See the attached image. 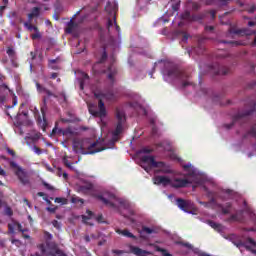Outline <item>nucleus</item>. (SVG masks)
<instances>
[{"mask_svg": "<svg viewBox=\"0 0 256 256\" xmlns=\"http://www.w3.org/2000/svg\"><path fill=\"white\" fill-rule=\"evenodd\" d=\"M94 97L98 99L99 110H96L93 106H89V113H91L93 117H100V119L107 117V108H105V102H103V99L106 101H116L117 96H115V94L111 91H97L94 92Z\"/></svg>", "mask_w": 256, "mask_h": 256, "instance_id": "1", "label": "nucleus"}, {"mask_svg": "<svg viewBox=\"0 0 256 256\" xmlns=\"http://www.w3.org/2000/svg\"><path fill=\"white\" fill-rule=\"evenodd\" d=\"M99 142L91 143L89 139L76 138L72 142L73 151L80 155H95V153H101L105 151V147L97 148Z\"/></svg>", "mask_w": 256, "mask_h": 256, "instance_id": "2", "label": "nucleus"}, {"mask_svg": "<svg viewBox=\"0 0 256 256\" xmlns=\"http://www.w3.org/2000/svg\"><path fill=\"white\" fill-rule=\"evenodd\" d=\"M163 75H166V77H169L170 79H179L182 81L183 89L189 87V85H193V82L189 81V74L179 70L177 65L171 62H166L164 64Z\"/></svg>", "mask_w": 256, "mask_h": 256, "instance_id": "3", "label": "nucleus"}, {"mask_svg": "<svg viewBox=\"0 0 256 256\" xmlns=\"http://www.w3.org/2000/svg\"><path fill=\"white\" fill-rule=\"evenodd\" d=\"M140 161L142 163L141 167H143V169H145L147 172H149V169H151V167H154L160 169L157 171V173H171V170L169 168H165V162L155 161L154 156L144 155L140 158Z\"/></svg>", "mask_w": 256, "mask_h": 256, "instance_id": "4", "label": "nucleus"}, {"mask_svg": "<svg viewBox=\"0 0 256 256\" xmlns=\"http://www.w3.org/2000/svg\"><path fill=\"white\" fill-rule=\"evenodd\" d=\"M117 125L115 130L112 132L113 137H119L120 133H123V125L125 124V111L117 108L116 109Z\"/></svg>", "mask_w": 256, "mask_h": 256, "instance_id": "5", "label": "nucleus"}, {"mask_svg": "<svg viewBox=\"0 0 256 256\" xmlns=\"http://www.w3.org/2000/svg\"><path fill=\"white\" fill-rule=\"evenodd\" d=\"M10 167L14 169L15 175L18 177L22 185H29V176H27V172L23 170L21 166H18L14 161H11Z\"/></svg>", "mask_w": 256, "mask_h": 256, "instance_id": "6", "label": "nucleus"}, {"mask_svg": "<svg viewBox=\"0 0 256 256\" xmlns=\"http://www.w3.org/2000/svg\"><path fill=\"white\" fill-rule=\"evenodd\" d=\"M252 108L245 112V113H238L235 116H233L232 118V123L230 124H225L226 129H231L233 127V125H235V123H237V121H240V119H244V117H249V115H252L254 113V111H256V102H252Z\"/></svg>", "mask_w": 256, "mask_h": 256, "instance_id": "7", "label": "nucleus"}, {"mask_svg": "<svg viewBox=\"0 0 256 256\" xmlns=\"http://www.w3.org/2000/svg\"><path fill=\"white\" fill-rule=\"evenodd\" d=\"M176 205L184 211L185 213H191V209H193V202L191 200H185L183 198H178L176 200Z\"/></svg>", "mask_w": 256, "mask_h": 256, "instance_id": "8", "label": "nucleus"}, {"mask_svg": "<svg viewBox=\"0 0 256 256\" xmlns=\"http://www.w3.org/2000/svg\"><path fill=\"white\" fill-rule=\"evenodd\" d=\"M94 197L96 199H98V201H101L102 203H104V205H106L107 207H111V209H117V205H115L114 201H117V198L115 197V195H110L109 199L103 197V195L98 194V195H94Z\"/></svg>", "mask_w": 256, "mask_h": 256, "instance_id": "9", "label": "nucleus"}, {"mask_svg": "<svg viewBox=\"0 0 256 256\" xmlns=\"http://www.w3.org/2000/svg\"><path fill=\"white\" fill-rule=\"evenodd\" d=\"M190 183L191 182L188 179L175 178L174 180H171L170 187H173L174 189H183Z\"/></svg>", "mask_w": 256, "mask_h": 256, "instance_id": "10", "label": "nucleus"}, {"mask_svg": "<svg viewBox=\"0 0 256 256\" xmlns=\"http://www.w3.org/2000/svg\"><path fill=\"white\" fill-rule=\"evenodd\" d=\"M105 12L108 13V15H113V21L115 25V29L117 33H121V27L117 25V16H115V8L111 6V3H108L105 7Z\"/></svg>", "mask_w": 256, "mask_h": 256, "instance_id": "11", "label": "nucleus"}, {"mask_svg": "<svg viewBox=\"0 0 256 256\" xmlns=\"http://www.w3.org/2000/svg\"><path fill=\"white\" fill-rule=\"evenodd\" d=\"M154 185H163V187H167V185L171 186V179L167 176H155L153 178Z\"/></svg>", "mask_w": 256, "mask_h": 256, "instance_id": "12", "label": "nucleus"}, {"mask_svg": "<svg viewBox=\"0 0 256 256\" xmlns=\"http://www.w3.org/2000/svg\"><path fill=\"white\" fill-rule=\"evenodd\" d=\"M105 61H107V52L104 50L100 60L93 65V71L95 73H107V70H99V65L105 63Z\"/></svg>", "mask_w": 256, "mask_h": 256, "instance_id": "13", "label": "nucleus"}, {"mask_svg": "<svg viewBox=\"0 0 256 256\" xmlns=\"http://www.w3.org/2000/svg\"><path fill=\"white\" fill-rule=\"evenodd\" d=\"M42 117L39 115L37 117V123L41 126L42 130L45 131L47 129V117L45 116V108H41Z\"/></svg>", "mask_w": 256, "mask_h": 256, "instance_id": "14", "label": "nucleus"}, {"mask_svg": "<svg viewBox=\"0 0 256 256\" xmlns=\"http://www.w3.org/2000/svg\"><path fill=\"white\" fill-rule=\"evenodd\" d=\"M15 227H17L18 231H20V233H25V230L23 229V226L21 225V223L13 220V223H9L8 224V231L9 233L13 234L15 233Z\"/></svg>", "mask_w": 256, "mask_h": 256, "instance_id": "15", "label": "nucleus"}, {"mask_svg": "<svg viewBox=\"0 0 256 256\" xmlns=\"http://www.w3.org/2000/svg\"><path fill=\"white\" fill-rule=\"evenodd\" d=\"M229 35H251V31L249 29H235L230 27L228 29Z\"/></svg>", "mask_w": 256, "mask_h": 256, "instance_id": "16", "label": "nucleus"}, {"mask_svg": "<svg viewBox=\"0 0 256 256\" xmlns=\"http://www.w3.org/2000/svg\"><path fill=\"white\" fill-rule=\"evenodd\" d=\"M213 73L214 75H229V73H231V69L227 66L217 65V68L213 71Z\"/></svg>", "mask_w": 256, "mask_h": 256, "instance_id": "17", "label": "nucleus"}, {"mask_svg": "<svg viewBox=\"0 0 256 256\" xmlns=\"http://www.w3.org/2000/svg\"><path fill=\"white\" fill-rule=\"evenodd\" d=\"M231 207H233L231 202H228L225 205L219 203L217 204V208L221 209L222 215H229V213H231Z\"/></svg>", "mask_w": 256, "mask_h": 256, "instance_id": "18", "label": "nucleus"}, {"mask_svg": "<svg viewBox=\"0 0 256 256\" xmlns=\"http://www.w3.org/2000/svg\"><path fill=\"white\" fill-rule=\"evenodd\" d=\"M130 251H131V253H133L134 255H137V256L149 255V252L147 250H143L137 246H131Z\"/></svg>", "mask_w": 256, "mask_h": 256, "instance_id": "19", "label": "nucleus"}, {"mask_svg": "<svg viewBox=\"0 0 256 256\" xmlns=\"http://www.w3.org/2000/svg\"><path fill=\"white\" fill-rule=\"evenodd\" d=\"M200 205H203L204 207H206V209H215L217 208V205H219V203H217V200L215 198H211L208 202L200 201Z\"/></svg>", "mask_w": 256, "mask_h": 256, "instance_id": "20", "label": "nucleus"}, {"mask_svg": "<svg viewBox=\"0 0 256 256\" xmlns=\"http://www.w3.org/2000/svg\"><path fill=\"white\" fill-rule=\"evenodd\" d=\"M80 193H83L84 195H89L91 191H93V184L88 183L85 185L79 186Z\"/></svg>", "mask_w": 256, "mask_h": 256, "instance_id": "21", "label": "nucleus"}, {"mask_svg": "<svg viewBox=\"0 0 256 256\" xmlns=\"http://www.w3.org/2000/svg\"><path fill=\"white\" fill-rule=\"evenodd\" d=\"M41 15V8L34 7L31 9V13L28 14V20L33 21L35 17H39Z\"/></svg>", "mask_w": 256, "mask_h": 256, "instance_id": "22", "label": "nucleus"}, {"mask_svg": "<svg viewBox=\"0 0 256 256\" xmlns=\"http://www.w3.org/2000/svg\"><path fill=\"white\" fill-rule=\"evenodd\" d=\"M116 233L118 235H123V237H128V239H137V236H135L133 233L129 232V230L124 229H116Z\"/></svg>", "mask_w": 256, "mask_h": 256, "instance_id": "23", "label": "nucleus"}, {"mask_svg": "<svg viewBox=\"0 0 256 256\" xmlns=\"http://www.w3.org/2000/svg\"><path fill=\"white\" fill-rule=\"evenodd\" d=\"M108 72V79L111 81L112 84L115 83V75H117V69L113 68V66H109L107 69Z\"/></svg>", "mask_w": 256, "mask_h": 256, "instance_id": "24", "label": "nucleus"}, {"mask_svg": "<svg viewBox=\"0 0 256 256\" xmlns=\"http://www.w3.org/2000/svg\"><path fill=\"white\" fill-rule=\"evenodd\" d=\"M184 171H187L186 177H195L196 172L191 168V164H186L183 166Z\"/></svg>", "mask_w": 256, "mask_h": 256, "instance_id": "25", "label": "nucleus"}, {"mask_svg": "<svg viewBox=\"0 0 256 256\" xmlns=\"http://www.w3.org/2000/svg\"><path fill=\"white\" fill-rule=\"evenodd\" d=\"M77 27V24H75V22L73 21V19H71L68 23H67V27L65 29V32L68 34L73 33V29H75Z\"/></svg>", "mask_w": 256, "mask_h": 256, "instance_id": "26", "label": "nucleus"}, {"mask_svg": "<svg viewBox=\"0 0 256 256\" xmlns=\"http://www.w3.org/2000/svg\"><path fill=\"white\" fill-rule=\"evenodd\" d=\"M59 133H61L62 135L69 136V137H73V135H75V131H73V129H71V127H68L66 129H59Z\"/></svg>", "mask_w": 256, "mask_h": 256, "instance_id": "27", "label": "nucleus"}, {"mask_svg": "<svg viewBox=\"0 0 256 256\" xmlns=\"http://www.w3.org/2000/svg\"><path fill=\"white\" fill-rule=\"evenodd\" d=\"M59 61V58L48 60V67L50 69H53L54 71H57L59 69V66L55 65Z\"/></svg>", "mask_w": 256, "mask_h": 256, "instance_id": "28", "label": "nucleus"}, {"mask_svg": "<svg viewBox=\"0 0 256 256\" xmlns=\"http://www.w3.org/2000/svg\"><path fill=\"white\" fill-rule=\"evenodd\" d=\"M205 39H207V38H200V39L198 40L199 45H198V47L196 48V52H198L199 55L205 53V47H203V46L201 45V43H203V41H205Z\"/></svg>", "mask_w": 256, "mask_h": 256, "instance_id": "29", "label": "nucleus"}, {"mask_svg": "<svg viewBox=\"0 0 256 256\" xmlns=\"http://www.w3.org/2000/svg\"><path fill=\"white\" fill-rule=\"evenodd\" d=\"M85 81H89V74H83V77L80 80V91H83V89H85Z\"/></svg>", "mask_w": 256, "mask_h": 256, "instance_id": "30", "label": "nucleus"}, {"mask_svg": "<svg viewBox=\"0 0 256 256\" xmlns=\"http://www.w3.org/2000/svg\"><path fill=\"white\" fill-rule=\"evenodd\" d=\"M24 27L28 29V31H37L39 28L37 26H34L31 24V21L28 20V22H24Z\"/></svg>", "mask_w": 256, "mask_h": 256, "instance_id": "31", "label": "nucleus"}, {"mask_svg": "<svg viewBox=\"0 0 256 256\" xmlns=\"http://www.w3.org/2000/svg\"><path fill=\"white\" fill-rule=\"evenodd\" d=\"M156 251L158 253H161L162 256H173V254L169 253L167 249L161 248V247H156Z\"/></svg>", "mask_w": 256, "mask_h": 256, "instance_id": "32", "label": "nucleus"}, {"mask_svg": "<svg viewBox=\"0 0 256 256\" xmlns=\"http://www.w3.org/2000/svg\"><path fill=\"white\" fill-rule=\"evenodd\" d=\"M205 19V14H193L191 18V22L193 21H203Z\"/></svg>", "mask_w": 256, "mask_h": 256, "instance_id": "33", "label": "nucleus"}, {"mask_svg": "<svg viewBox=\"0 0 256 256\" xmlns=\"http://www.w3.org/2000/svg\"><path fill=\"white\" fill-rule=\"evenodd\" d=\"M86 213H87L88 216L82 215L83 223H87V221H89V219H91V217H93V215H94L93 211H91V210H87Z\"/></svg>", "mask_w": 256, "mask_h": 256, "instance_id": "34", "label": "nucleus"}, {"mask_svg": "<svg viewBox=\"0 0 256 256\" xmlns=\"http://www.w3.org/2000/svg\"><path fill=\"white\" fill-rule=\"evenodd\" d=\"M181 19H183L184 21H189V22H191V19H192L191 12L185 11L184 13H182Z\"/></svg>", "mask_w": 256, "mask_h": 256, "instance_id": "35", "label": "nucleus"}, {"mask_svg": "<svg viewBox=\"0 0 256 256\" xmlns=\"http://www.w3.org/2000/svg\"><path fill=\"white\" fill-rule=\"evenodd\" d=\"M141 233H146V235H151V234L155 233V229L149 228L147 226H143Z\"/></svg>", "mask_w": 256, "mask_h": 256, "instance_id": "36", "label": "nucleus"}, {"mask_svg": "<svg viewBox=\"0 0 256 256\" xmlns=\"http://www.w3.org/2000/svg\"><path fill=\"white\" fill-rule=\"evenodd\" d=\"M42 35L41 32L39 31V28L37 30H35L34 34H31V39L33 41L37 40V39H41Z\"/></svg>", "mask_w": 256, "mask_h": 256, "instance_id": "37", "label": "nucleus"}, {"mask_svg": "<svg viewBox=\"0 0 256 256\" xmlns=\"http://www.w3.org/2000/svg\"><path fill=\"white\" fill-rule=\"evenodd\" d=\"M208 225H210V227H212V229H215L216 231H219V229H221V224H217L214 221H209Z\"/></svg>", "mask_w": 256, "mask_h": 256, "instance_id": "38", "label": "nucleus"}, {"mask_svg": "<svg viewBox=\"0 0 256 256\" xmlns=\"http://www.w3.org/2000/svg\"><path fill=\"white\" fill-rule=\"evenodd\" d=\"M177 245H181V247H186V249H193V245L189 244V242L179 241L176 242Z\"/></svg>", "mask_w": 256, "mask_h": 256, "instance_id": "39", "label": "nucleus"}, {"mask_svg": "<svg viewBox=\"0 0 256 256\" xmlns=\"http://www.w3.org/2000/svg\"><path fill=\"white\" fill-rule=\"evenodd\" d=\"M37 248L41 251L42 255L47 253V246H45V243L38 244Z\"/></svg>", "mask_w": 256, "mask_h": 256, "instance_id": "40", "label": "nucleus"}, {"mask_svg": "<svg viewBox=\"0 0 256 256\" xmlns=\"http://www.w3.org/2000/svg\"><path fill=\"white\" fill-rule=\"evenodd\" d=\"M220 43H225L228 45H232V46H238L241 45V43L239 41H227V40H221Z\"/></svg>", "mask_w": 256, "mask_h": 256, "instance_id": "41", "label": "nucleus"}, {"mask_svg": "<svg viewBox=\"0 0 256 256\" xmlns=\"http://www.w3.org/2000/svg\"><path fill=\"white\" fill-rule=\"evenodd\" d=\"M4 214L7 215L8 217H13V209H11V207L7 206L4 209Z\"/></svg>", "mask_w": 256, "mask_h": 256, "instance_id": "42", "label": "nucleus"}, {"mask_svg": "<svg viewBox=\"0 0 256 256\" xmlns=\"http://www.w3.org/2000/svg\"><path fill=\"white\" fill-rule=\"evenodd\" d=\"M52 225H53V227H55V229H57L58 231H61V222H59L57 220H53Z\"/></svg>", "mask_w": 256, "mask_h": 256, "instance_id": "43", "label": "nucleus"}, {"mask_svg": "<svg viewBox=\"0 0 256 256\" xmlns=\"http://www.w3.org/2000/svg\"><path fill=\"white\" fill-rule=\"evenodd\" d=\"M139 153H144L146 155H149V153H153V149L145 147V148L140 149Z\"/></svg>", "mask_w": 256, "mask_h": 256, "instance_id": "44", "label": "nucleus"}, {"mask_svg": "<svg viewBox=\"0 0 256 256\" xmlns=\"http://www.w3.org/2000/svg\"><path fill=\"white\" fill-rule=\"evenodd\" d=\"M36 88H37L38 93H45V91L47 90V88L42 87V86L39 84V82H36Z\"/></svg>", "mask_w": 256, "mask_h": 256, "instance_id": "45", "label": "nucleus"}, {"mask_svg": "<svg viewBox=\"0 0 256 256\" xmlns=\"http://www.w3.org/2000/svg\"><path fill=\"white\" fill-rule=\"evenodd\" d=\"M44 239L46 241H51V239H53V234L49 233L48 231H44Z\"/></svg>", "mask_w": 256, "mask_h": 256, "instance_id": "46", "label": "nucleus"}, {"mask_svg": "<svg viewBox=\"0 0 256 256\" xmlns=\"http://www.w3.org/2000/svg\"><path fill=\"white\" fill-rule=\"evenodd\" d=\"M58 123L56 122L55 123V127L52 129V132H51V137H53V135H57V133H61V132H59V128H58Z\"/></svg>", "mask_w": 256, "mask_h": 256, "instance_id": "47", "label": "nucleus"}, {"mask_svg": "<svg viewBox=\"0 0 256 256\" xmlns=\"http://www.w3.org/2000/svg\"><path fill=\"white\" fill-rule=\"evenodd\" d=\"M248 135H251V137H254V139H256V127L253 126L249 131H248Z\"/></svg>", "mask_w": 256, "mask_h": 256, "instance_id": "48", "label": "nucleus"}, {"mask_svg": "<svg viewBox=\"0 0 256 256\" xmlns=\"http://www.w3.org/2000/svg\"><path fill=\"white\" fill-rule=\"evenodd\" d=\"M6 53H7L8 57H15V50L13 48H8L6 50Z\"/></svg>", "mask_w": 256, "mask_h": 256, "instance_id": "49", "label": "nucleus"}, {"mask_svg": "<svg viewBox=\"0 0 256 256\" xmlns=\"http://www.w3.org/2000/svg\"><path fill=\"white\" fill-rule=\"evenodd\" d=\"M30 139H32V141H39V139H41V133L37 132L36 134L32 135Z\"/></svg>", "mask_w": 256, "mask_h": 256, "instance_id": "50", "label": "nucleus"}, {"mask_svg": "<svg viewBox=\"0 0 256 256\" xmlns=\"http://www.w3.org/2000/svg\"><path fill=\"white\" fill-rule=\"evenodd\" d=\"M42 184L45 186L46 189H48V191H54L55 188L53 186H51V184L43 181Z\"/></svg>", "mask_w": 256, "mask_h": 256, "instance_id": "51", "label": "nucleus"}, {"mask_svg": "<svg viewBox=\"0 0 256 256\" xmlns=\"http://www.w3.org/2000/svg\"><path fill=\"white\" fill-rule=\"evenodd\" d=\"M192 9H193V11H199L201 9V4L194 2L192 4Z\"/></svg>", "mask_w": 256, "mask_h": 256, "instance_id": "52", "label": "nucleus"}, {"mask_svg": "<svg viewBox=\"0 0 256 256\" xmlns=\"http://www.w3.org/2000/svg\"><path fill=\"white\" fill-rule=\"evenodd\" d=\"M228 221H239V215H237V214H232V215L229 217Z\"/></svg>", "mask_w": 256, "mask_h": 256, "instance_id": "53", "label": "nucleus"}, {"mask_svg": "<svg viewBox=\"0 0 256 256\" xmlns=\"http://www.w3.org/2000/svg\"><path fill=\"white\" fill-rule=\"evenodd\" d=\"M33 151L36 153V155H41V153H43V150L37 146H33Z\"/></svg>", "mask_w": 256, "mask_h": 256, "instance_id": "54", "label": "nucleus"}, {"mask_svg": "<svg viewBox=\"0 0 256 256\" xmlns=\"http://www.w3.org/2000/svg\"><path fill=\"white\" fill-rule=\"evenodd\" d=\"M247 243H249L252 247H256V242L253 238H247Z\"/></svg>", "mask_w": 256, "mask_h": 256, "instance_id": "55", "label": "nucleus"}, {"mask_svg": "<svg viewBox=\"0 0 256 256\" xmlns=\"http://www.w3.org/2000/svg\"><path fill=\"white\" fill-rule=\"evenodd\" d=\"M63 163L66 167H68L69 169H71V163L69 162V160L67 159V157L63 158Z\"/></svg>", "mask_w": 256, "mask_h": 256, "instance_id": "56", "label": "nucleus"}, {"mask_svg": "<svg viewBox=\"0 0 256 256\" xmlns=\"http://www.w3.org/2000/svg\"><path fill=\"white\" fill-rule=\"evenodd\" d=\"M55 202L56 203H63V205H65V203H67V199H65V198H56Z\"/></svg>", "mask_w": 256, "mask_h": 256, "instance_id": "57", "label": "nucleus"}, {"mask_svg": "<svg viewBox=\"0 0 256 256\" xmlns=\"http://www.w3.org/2000/svg\"><path fill=\"white\" fill-rule=\"evenodd\" d=\"M44 93H46V95H47L48 97H55V98H57V95H55L53 92H51V91L48 90V89H46Z\"/></svg>", "mask_w": 256, "mask_h": 256, "instance_id": "58", "label": "nucleus"}, {"mask_svg": "<svg viewBox=\"0 0 256 256\" xmlns=\"http://www.w3.org/2000/svg\"><path fill=\"white\" fill-rule=\"evenodd\" d=\"M11 243L12 245H16V247H19V245H21V240L12 239Z\"/></svg>", "mask_w": 256, "mask_h": 256, "instance_id": "59", "label": "nucleus"}, {"mask_svg": "<svg viewBox=\"0 0 256 256\" xmlns=\"http://www.w3.org/2000/svg\"><path fill=\"white\" fill-rule=\"evenodd\" d=\"M113 25V20H111L110 18L108 19V22H107V29L108 31H111V27Z\"/></svg>", "mask_w": 256, "mask_h": 256, "instance_id": "60", "label": "nucleus"}, {"mask_svg": "<svg viewBox=\"0 0 256 256\" xmlns=\"http://www.w3.org/2000/svg\"><path fill=\"white\" fill-rule=\"evenodd\" d=\"M96 221H97L98 223H103V214L98 215V216L96 217Z\"/></svg>", "mask_w": 256, "mask_h": 256, "instance_id": "61", "label": "nucleus"}, {"mask_svg": "<svg viewBox=\"0 0 256 256\" xmlns=\"http://www.w3.org/2000/svg\"><path fill=\"white\" fill-rule=\"evenodd\" d=\"M209 14L211 15L212 19H215L216 15H217V11L215 10H210Z\"/></svg>", "mask_w": 256, "mask_h": 256, "instance_id": "62", "label": "nucleus"}, {"mask_svg": "<svg viewBox=\"0 0 256 256\" xmlns=\"http://www.w3.org/2000/svg\"><path fill=\"white\" fill-rule=\"evenodd\" d=\"M220 5H228L231 0H218Z\"/></svg>", "mask_w": 256, "mask_h": 256, "instance_id": "63", "label": "nucleus"}, {"mask_svg": "<svg viewBox=\"0 0 256 256\" xmlns=\"http://www.w3.org/2000/svg\"><path fill=\"white\" fill-rule=\"evenodd\" d=\"M7 153L11 155L12 157H15V152L11 150L10 148H7Z\"/></svg>", "mask_w": 256, "mask_h": 256, "instance_id": "64", "label": "nucleus"}]
</instances>
